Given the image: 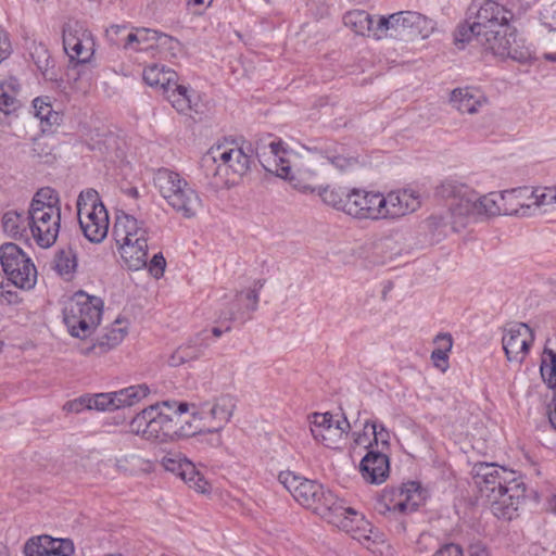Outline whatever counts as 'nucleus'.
<instances>
[{
  "label": "nucleus",
  "mask_w": 556,
  "mask_h": 556,
  "mask_svg": "<svg viewBox=\"0 0 556 556\" xmlns=\"http://www.w3.org/2000/svg\"><path fill=\"white\" fill-rule=\"evenodd\" d=\"M513 13L493 0H472L467 9V18L455 31L456 43L476 39L484 51L500 59L526 62L529 50L518 39L510 24Z\"/></svg>",
  "instance_id": "1"
},
{
  "label": "nucleus",
  "mask_w": 556,
  "mask_h": 556,
  "mask_svg": "<svg viewBox=\"0 0 556 556\" xmlns=\"http://www.w3.org/2000/svg\"><path fill=\"white\" fill-rule=\"evenodd\" d=\"M473 479L492 514L511 520L525 500L526 488L516 471L496 464L480 463L473 467Z\"/></svg>",
  "instance_id": "2"
},
{
  "label": "nucleus",
  "mask_w": 556,
  "mask_h": 556,
  "mask_svg": "<svg viewBox=\"0 0 556 556\" xmlns=\"http://www.w3.org/2000/svg\"><path fill=\"white\" fill-rule=\"evenodd\" d=\"M437 193L454 201L451 205L454 230L465 227L468 219L503 214L501 195L496 192L480 197L472 188L463 182L446 180L438 187Z\"/></svg>",
  "instance_id": "3"
},
{
  "label": "nucleus",
  "mask_w": 556,
  "mask_h": 556,
  "mask_svg": "<svg viewBox=\"0 0 556 556\" xmlns=\"http://www.w3.org/2000/svg\"><path fill=\"white\" fill-rule=\"evenodd\" d=\"M252 149L236 143L212 147L201 159V169L207 182L218 189L235 184L249 173L252 163Z\"/></svg>",
  "instance_id": "4"
},
{
  "label": "nucleus",
  "mask_w": 556,
  "mask_h": 556,
  "mask_svg": "<svg viewBox=\"0 0 556 556\" xmlns=\"http://www.w3.org/2000/svg\"><path fill=\"white\" fill-rule=\"evenodd\" d=\"M189 410L187 402L164 401L161 404L151 405L130 421L131 432L142 435L146 440L157 442L175 441L187 435L182 428L178 427L179 416Z\"/></svg>",
  "instance_id": "5"
},
{
  "label": "nucleus",
  "mask_w": 556,
  "mask_h": 556,
  "mask_svg": "<svg viewBox=\"0 0 556 556\" xmlns=\"http://www.w3.org/2000/svg\"><path fill=\"white\" fill-rule=\"evenodd\" d=\"M150 229L143 220L122 212L115 217L113 237L125 265L130 270L147 267Z\"/></svg>",
  "instance_id": "6"
},
{
  "label": "nucleus",
  "mask_w": 556,
  "mask_h": 556,
  "mask_svg": "<svg viewBox=\"0 0 556 556\" xmlns=\"http://www.w3.org/2000/svg\"><path fill=\"white\" fill-rule=\"evenodd\" d=\"M27 225L39 247L49 248L56 241L61 227V206L54 189L45 187L35 193L28 208Z\"/></svg>",
  "instance_id": "7"
},
{
  "label": "nucleus",
  "mask_w": 556,
  "mask_h": 556,
  "mask_svg": "<svg viewBox=\"0 0 556 556\" xmlns=\"http://www.w3.org/2000/svg\"><path fill=\"white\" fill-rule=\"evenodd\" d=\"M154 185L167 204L185 218H191L202 207L198 192L178 173L167 168L154 175Z\"/></svg>",
  "instance_id": "8"
},
{
  "label": "nucleus",
  "mask_w": 556,
  "mask_h": 556,
  "mask_svg": "<svg viewBox=\"0 0 556 556\" xmlns=\"http://www.w3.org/2000/svg\"><path fill=\"white\" fill-rule=\"evenodd\" d=\"M103 301L84 291L76 292L63 309V320L71 336L86 339L101 321Z\"/></svg>",
  "instance_id": "9"
},
{
  "label": "nucleus",
  "mask_w": 556,
  "mask_h": 556,
  "mask_svg": "<svg viewBox=\"0 0 556 556\" xmlns=\"http://www.w3.org/2000/svg\"><path fill=\"white\" fill-rule=\"evenodd\" d=\"M435 29V23L415 11H401L389 16H380L375 37L389 36L403 41L428 38Z\"/></svg>",
  "instance_id": "10"
},
{
  "label": "nucleus",
  "mask_w": 556,
  "mask_h": 556,
  "mask_svg": "<svg viewBox=\"0 0 556 556\" xmlns=\"http://www.w3.org/2000/svg\"><path fill=\"white\" fill-rule=\"evenodd\" d=\"M77 217L84 236L93 243L102 242L109 231V214L94 189L79 193L76 202Z\"/></svg>",
  "instance_id": "11"
},
{
  "label": "nucleus",
  "mask_w": 556,
  "mask_h": 556,
  "mask_svg": "<svg viewBox=\"0 0 556 556\" xmlns=\"http://www.w3.org/2000/svg\"><path fill=\"white\" fill-rule=\"evenodd\" d=\"M237 406L235 396L222 394L212 402H204L199 405L189 404L192 410L193 420L202 421L197 427L198 432H219L230 421Z\"/></svg>",
  "instance_id": "12"
},
{
  "label": "nucleus",
  "mask_w": 556,
  "mask_h": 556,
  "mask_svg": "<svg viewBox=\"0 0 556 556\" xmlns=\"http://www.w3.org/2000/svg\"><path fill=\"white\" fill-rule=\"evenodd\" d=\"M0 262L9 281L17 288L30 289L36 283L37 271L31 260L15 243L0 248Z\"/></svg>",
  "instance_id": "13"
},
{
  "label": "nucleus",
  "mask_w": 556,
  "mask_h": 556,
  "mask_svg": "<svg viewBox=\"0 0 556 556\" xmlns=\"http://www.w3.org/2000/svg\"><path fill=\"white\" fill-rule=\"evenodd\" d=\"M426 500V492L418 482L409 481L400 488L384 490L375 508L379 514L416 511Z\"/></svg>",
  "instance_id": "14"
},
{
  "label": "nucleus",
  "mask_w": 556,
  "mask_h": 556,
  "mask_svg": "<svg viewBox=\"0 0 556 556\" xmlns=\"http://www.w3.org/2000/svg\"><path fill=\"white\" fill-rule=\"evenodd\" d=\"M351 425L344 415L314 413L311 416V432L316 441L329 448H339L346 439Z\"/></svg>",
  "instance_id": "15"
},
{
  "label": "nucleus",
  "mask_w": 556,
  "mask_h": 556,
  "mask_svg": "<svg viewBox=\"0 0 556 556\" xmlns=\"http://www.w3.org/2000/svg\"><path fill=\"white\" fill-rule=\"evenodd\" d=\"M255 154L263 168L276 176L291 179V166L287 157L288 151L282 147V141L267 134L255 142Z\"/></svg>",
  "instance_id": "16"
},
{
  "label": "nucleus",
  "mask_w": 556,
  "mask_h": 556,
  "mask_svg": "<svg viewBox=\"0 0 556 556\" xmlns=\"http://www.w3.org/2000/svg\"><path fill=\"white\" fill-rule=\"evenodd\" d=\"M63 46L71 60L85 63L93 54L94 42L84 23L70 20L63 26Z\"/></svg>",
  "instance_id": "17"
},
{
  "label": "nucleus",
  "mask_w": 556,
  "mask_h": 556,
  "mask_svg": "<svg viewBox=\"0 0 556 556\" xmlns=\"http://www.w3.org/2000/svg\"><path fill=\"white\" fill-rule=\"evenodd\" d=\"M382 194L359 188H352L345 203V214L356 219H381Z\"/></svg>",
  "instance_id": "18"
},
{
  "label": "nucleus",
  "mask_w": 556,
  "mask_h": 556,
  "mask_svg": "<svg viewBox=\"0 0 556 556\" xmlns=\"http://www.w3.org/2000/svg\"><path fill=\"white\" fill-rule=\"evenodd\" d=\"M263 286L264 282L262 280H257L254 282L253 288L238 292L229 306L220 312L218 315V321L222 324L232 321H240L243 324L251 319L252 313L257 308L258 292Z\"/></svg>",
  "instance_id": "19"
},
{
  "label": "nucleus",
  "mask_w": 556,
  "mask_h": 556,
  "mask_svg": "<svg viewBox=\"0 0 556 556\" xmlns=\"http://www.w3.org/2000/svg\"><path fill=\"white\" fill-rule=\"evenodd\" d=\"M531 328L523 323H515L504 328L502 344L509 362L522 363L533 342Z\"/></svg>",
  "instance_id": "20"
},
{
  "label": "nucleus",
  "mask_w": 556,
  "mask_h": 556,
  "mask_svg": "<svg viewBox=\"0 0 556 556\" xmlns=\"http://www.w3.org/2000/svg\"><path fill=\"white\" fill-rule=\"evenodd\" d=\"M420 206V195L412 189L391 191L382 194L381 219L399 218L415 212Z\"/></svg>",
  "instance_id": "21"
},
{
  "label": "nucleus",
  "mask_w": 556,
  "mask_h": 556,
  "mask_svg": "<svg viewBox=\"0 0 556 556\" xmlns=\"http://www.w3.org/2000/svg\"><path fill=\"white\" fill-rule=\"evenodd\" d=\"M175 40L163 33L150 28H137L125 36L124 49L149 51L164 47L172 48Z\"/></svg>",
  "instance_id": "22"
},
{
  "label": "nucleus",
  "mask_w": 556,
  "mask_h": 556,
  "mask_svg": "<svg viewBox=\"0 0 556 556\" xmlns=\"http://www.w3.org/2000/svg\"><path fill=\"white\" fill-rule=\"evenodd\" d=\"M278 481L292 494L293 498L305 506L313 500L314 492L320 490V483L295 476L291 471H282L278 476Z\"/></svg>",
  "instance_id": "23"
},
{
  "label": "nucleus",
  "mask_w": 556,
  "mask_h": 556,
  "mask_svg": "<svg viewBox=\"0 0 556 556\" xmlns=\"http://www.w3.org/2000/svg\"><path fill=\"white\" fill-rule=\"evenodd\" d=\"M363 478L374 484H380L389 476V458L382 451L369 450L361 462Z\"/></svg>",
  "instance_id": "24"
},
{
  "label": "nucleus",
  "mask_w": 556,
  "mask_h": 556,
  "mask_svg": "<svg viewBox=\"0 0 556 556\" xmlns=\"http://www.w3.org/2000/svg\"><path fill=\"white\" fill-rule=\"evenodd\" d=\"M306 149L308 152L326 159L330 164L340 170H344L356 163V159L349 156L346 149L337 142L328 140L321 141L307 147Z\"/></svg>",
  "instance_id": "25"
},
{
  "label": "nucleus",
  "mask_w": 556,
  "mask_h": 556,
  "mask_svg": "<svg viewBox=\"0 0 556 556\" xmlns=\"http://www.w3.org/2000/svg\"><path fill=\"white\" fill-rule=\"evenodd\" d=\"M206 338V332L202 331L190 338L184 344L179 345L170 355L169 365L180 366L185 363L200 358L208 346Z\"/></svg>",
  "instance_id": "26"
},
{
  "label": "nucleus",
  "mask_w": 556,
  "mask_h": 556,
  "mask_svg": "<svg viewBox=\"0 0 556 556\" xmlns=\"http://www.w3.org/2000/svg\"><path fill=\"white\" fill-rule=\"evenodd\" d=\"M501 195V204H502V213L503 215H520V216H530L531 211V202L529 199V188H516L510 190H505Z\"/></svg>",
  "instance_id": "27"
},
{
  "label": "nucleus",
  "mask_w": 556,
  "mask_h": 556,
  "mask_svg": "<svg viewBox=\"0 0 556 556\" xmlns=\"http://www.w3.org/2000/svg\"><path fill=\"white\" fill-rule=\"evenodd\" d=\"M450 101L457 111L468 114L477 113L486 103L482 92L472 87L454 89Z\"/></svg>",
  "instance_id": "28"
},
{
  "label": "nucleus",
  "mask_w": 556,
  "mask_h": 556,
  "mask_svg": "<svg viewBox=\"0 0 556 556\" xmlns=\"http://www.w3.org/2000/svg\"><path fill=\"white\" fill-rule=\"evenodd\" d=\"M164 96L179 113L198 112L194 91L184 85H179L177 79L169 87L165 88Z\"/></svg>",
  "instance_id": "29"
},
{
  "label": "nucleus",
  "mask_w": 556,
  "mask_h": 556,
  "mask_svg": "<svg viewBox=\"0 0 556 556\" xmlns=\"http://www.w3.org/2000/svg\"><path fill=\"white\" fill-rule=\"evenodd\" d=\"M304 507L312 509L325 519L331 516L332 510H336L338 514L344 511L342 501L338 500L336 495L330 490L325 489L323 484H320L318 492H314L313 500L305 504Z\"/></svg>",
  "instance_id": "30"
},
{
  "label": "nucleus",
  "mask_w": 556,
  "mask_h": 556,
  "mask_svg": "<svg viewBox=\"0 0 556 556\" xmlns=\"http://www.w3.org/2000/svg\"><path fill=\"white\" fill-rule=\"evenodd\" d=\"M351 189L341 186H326L318 188H311L309 186H303L304 191L317 192L321 198L323 202L338 211L345 213L346 207L344 206L351 194Z\"/></svg>",
  "instance_id": "31"
},
{
  "label": "nucleus",
  "mask_w": 556,
  "mask_h": 556,
  "mask_svg": "<svg viewBox=\"0 0 556 556\" xmlns=\"http://www.w3.org/2000/svg\"><path fill=\"white\" fill-rule=\"evenodd\" d=\"M342 508L344 510L342 514H338L336 510H332L331 516L326 520L351 534L357 533V525H362L365 526V528H368L369 522L354 508L346 507L343 501Z\"/></svg>",
  "instance_id": "32"
},
{
  "label": "nucleus",
  "mask_w": 556,
  "mask_h": 556,
  "mask_svg": "<svg viewBox=\"0 0 556 556\" xmlns=\"http://www.w3.org/2000/svg\"><path fill=\"white\" fill-rule=\"evenodd\" d=\"M33 109L35 116L40 121L43 132L62 122V114L52 108L49 97L34 99Z\"/></svg>",
  "instance_id": "33"
},
{
  "label": "nucleus",
  "mask_w": 556,
  "mask_h": 556,
  "mask_svg": "<svg viewBox=\"0 0 556 556\" xmlns=\"http://www.w3.org/2000/svg\"><path fill=\"white\" fill-rule=\"evenodd\" d=\"M119 324L121 321L117 319L114 326L108 328L97 339V342L87 350V353L94 351V353L101 355L117 346L126 336V329L121 327Z\"/></svg>",
  "instance_id": "34"
},
{
  "label": "nucleus",
  "mask_w": 556,
  "mask_h": 556,
  "mask_svg": "<svg viewBox=\"0 0 556 556\" xmlns=\"http://www.w3.org/2000/svg\"><path fill=\"white\" fill-rule=\"evenodd\" d=\"M143 79L149 86L159 87L164 93L165 88L177 79V74L164 65L152 64L144 68Z\"/></svg>",
  "instance_id": "35"
},
{
  "label": "nucleus",
  "mask_w": 556,
  "mask_h": 556,
  "mask_svg": "<svg viewBox=\"0 0 556 556\" xmlns=\"http://www.w3.org/2000/svg\"><path fill=\"white\" fill-rule=\"evenodd\" d=\"M343 23L346 27L351 28L355 34L365 36L367 33L375 31L377 26L374 27L372 17L364 10H353L345 13Z\"/></svg>",
  "instance_id": "36"
},
{
  "label": "nucleus",
  "mask_w": 556,
  "mask_h": 556,
  "mask_svg": "<svg viewBox=\"0 0 556 556\" xmlns=\"http://www.w3.org/2000/svg\"><path fill=\"white\" fill-rule=\"evenodd\" d=\"M149 394L147 384H137L114 392L117 409L136 405Z\"/></svg>",
  "instance_id": "37"
},
{
  "label": "nucleus",
  "mask_w": 556,
  "mask_h": 556,
  "mask_svg": "<svg viewBox=\"0 0 556 556\" xmlns=\"http://www.w3.org/2000/svg\"><path fill=\"white\" fill-rule=\"evenodd\" d=\"M2 227L4 232L12 238H22L27 236L29 229L27 216L22 213L10 211L2 217Z\"/></svg>",
  "instance_id": "38"
},
{
  "label": "nucleus",
  "mask_w": 556,
  "mask_h": 556,
  "mask_svg": "<svg viewBox=\"0 0 556 556\" xmlns=\"http://www.w3.org/2000/svg\"><path fill=\"white\" fill-rule=\"evenodd\" d=\"M184 469L179 476L185 482H187L191 488L197 490L200 493H205L208 491L207 481L201 476V473L197 470L194 464L190 460H187L184 465Z\"/></svg>",
  "instance_id": "39"
},
{
  "label": "nucleus",
  "mask_w": 556,
  "mask_h": 556,
  "mask_svg": "<svg viewBox=\"0 0 556 556\" xmlns=\"http://www.w3.org/2000/svg\"><path fill=\"white\" fill-rule=\"evenodd\" d=\"M76 267L77 260L73 250H62L55 255L54 268L61 276H72Z\"/></svg>",
  "instance_id": "40"
},
{
  "label": "nucleus",
  "mask_w": 556,
  "mask_h": 556,
  "mask_svg": "<svg viewBox=\"0 0 556 556\" xmlns=\"http://www.w3.org/2000/svg\"><path fill=\"white\" fill-rule=\"evenodd\" d=\"M529 199L536 207L556 204V186L529 189Z\"/></svg>",
  "instance_id": "41"
},
{
  "label": "nucleus",
  "mask_w": 556,
  "mask_h": 556,
  "mask_svg": "<svg viewBox=\"0 0 556 556\" xmlns=\"http://www.w3.org/2000/svg\"><path fill=\"white\" fill-rule=\"evenodd\" d=\"M143 460L136 454H127L116 457L114 466L116 470L125 475H134L141 470Z\"/></svg>",
  "instance_id": "42"
},
{
  "label": "nucleus",
  "mask_w": 556,
  "mask_h": 556,
  "mask_svg": "<svg viewBox=\"0 0 556 556\" xmlns=\"http://www.w3.org/2000/svg\"><path fill=\"white\" fill-rule=\"evenodd\" d=\"M74 544L68 539H53L48 535V556H72Z\"/></svg>",
  "instance_id": "43"
},
{
  "label": "nucleus",
  "mask_w": 556,
  "mask_h": 556,
  "mask_svg": "<svg viewBox=\"0 0 556 556\" xmlns=\"http://www.w3.org/2000/svg\"><path fill=\"white\" fill-rule=\"evenodd\" d=\"M25 556H48V535L30 538L24 546Z\"/></svg>",
  "instance_id": "44"
},
{
  "label": "nucleus",
  "mask_w": 556,
  "mask_h": 556,
  "mask_svg": "<svg viewBox=\"0 0 556 556\" xmlns=\"http://www.w3.org/2000/svg\"><path fill=\"white\" fill-rule=\"evenodd\" d=\"M88 403L90 409L97 410H114L117 409L114 392L99 393L93 396H89Z\"/></svg>",
  "instance_id": "45"
},
{
  "label": "nucleus",
  "mask_w": 556,
  "mask_h": 556,
  "mask_svg": "<svg viewBox=\"0 0 556 556\" xmlns=\"http://www.w3.org/2000/svg\"><path fill=\"white\" fill-rule=\"evenodd\" d=\"M18 104L14 96L3 91L0 94V123L4 124L7 117L17 109Z\"/></svg>",
  "instance_id": "46"
},
{
  "label": "nucleus",
  "mask_w": 556,
  "mask_h": 556,
  "mask_svg": "<svg viewBox=\"0 0 556 556\" xmlns=\"http://www.w3.org/2000/svg\"><path fill=\"white\" fill-rule=\"evenodd\" d=\"M187 458L181 457L180 455L169 454L163 457L162 465L165 470L175 473L176 476H180L185 463H187Z\"/></svg>",
  "instance_id": "47"
},
{
  "label": "nucleus",
  "mask_w": 556,
  "mask_h": 556,
  "mask_svg": "<svg viewBox=\"0 0 556 556\" xmlns=\"http://www.w3.org/2000/svg\"><path fill=\"white\" fill-rule=\"evenodd\" d=\"M368 427L371 428V434L374 435L376 445L381 444L382 447H387L389 445L390 434L386 427L375 421H366L365 428Z\"/></svg>",
  "instance_id": "48"
},
{
  "label": "nucleus",
  "mask_w": 556,
  "mask_h": 556,
  "mask_svg": "<svg viewBox=\"0 0 556 556\" xmlns=\"http://www.w3.org/2000/svg\"><path fill=\"white\" fill-rule=\"evenodd\" d=\"M147 266L149 267L150 273L155 277L159 278L163 276V273L165 270L166 261L162 253H156L153 255L150 262H148Z\"/></svg>",
  "instance_id": "49"
},
{
  "label": "nucleus",
  "mask_w": 556,
  "mask_h": 556,
  "mask_svg": "<svg viewBox=\"0 0 556 556\" xmlns=\"http://www.w3.org/2000/svg\"><path fill=\"white\" fill-rule=\"evenodd\" d=\"M352 536L362 544H365L368 542H376L378 534L372 531L370 525L368 528H365V526L362 525H357V533H352Z\"/></svg>",
  "instance_id": "50"
},
{
  "label": "nucleus",
  "mask_w": 556,
  "mask_h": 556,
  "mask_svg": "<svg viewBox=\"0 0 556 556\" xmlns=\"http://www.w3.org/2000/svg\"><path fill=\"white\" fill-rule=\"evenodd\" d=\"M125 30V26L112 25L106 29V38L112 45L124 47L125 37L122 35Z\"/></svg>",
  "instance_id": "51"
},
{
  "label": "nucleus",
  "mask_w": 556,
  "mask_h": 556,
  "mask_svg": "<svg viewBox=\"0 0 556 556\" xmlns=\"http://www.w3.org/2000/svg\"><path fill=\"white\" fill-rule=\"evenodd\" d=\"M432 556H464V553L458 544L446 543L441 545Z\"/></svg>",
  "instance_id": "52"
},
{
  "label": "nucleus",
  "mask_w": 556,
  "mask_h": 556,
  "mask_svg": "<svg viewBox=\"0 0 556 556\" xmlns=\"http://www.w3.org/2000/svg\"><path fill=\"white\" fill-rule=\"evenodd\" d=\"M89 396H80L74 401H70L64 405V409L71 413H80L84 409H90V404L88 403Z\"/></svg>",
  "instance_id": "53"
},
{
  "label": "nucleus",
  "mask_w": 556,
  "mask_h": 556,
  "mask_svg": "<svg viewBox=\"0 0 556 556\" xmlns=\"http://www.w3.org/2000/svg\"><path fill=\"white\" fill-rule=\"evenodd\" d=\"M434 343L438 345L435 350L448 353L453 346V339L450 333H439L434 338Z\"/></svg>",
  "instance_id": "54"
},
{
  "label": "nucleus",
  "mask_w": 556,
  "mask_h": 556,
  "mask_svg": "<svg viewBox=\"0 0 556 556\" xmlns=\"http://www.w3.org/2000/svg\"><path fill=\"white\" fill-rule=\"evenodd\" d=\"M431 359L437 368L445 371L448 367V355L443 351L433 350L431 353Z\"/></svg>",
  "instance_id": "55"
},
{
  "label": "nucleus",
  "mask_w": 556,
  "mask_h": 556,
  "mask_svg": "<svg viewBox=\"0 0 556 556\" xmlns=\"http://www.w3.org/2000/svg\"><path fill=\"white\" fill-rule=\"evenodd\" d=\"M0 302L5 304H15L18 302V295L15 291L7 289L0 282Z\"/></svg>",
  "instance_id": "56"
},
{
  "label": "nucleus",
  "mask_w": 556,
  "mask_h": 556,
  "mask_svg": "<svg viewBox=\"0 0 556 556\" xmlns=\"http://www.w3.org/2000/svg\"><path fill=\"white\" fill-rule=\"evenodd\" d=\"M11 53L10 40L2 30H0V62L7 59Z\"/></svg>",
  "instance_id": "57"
},
{
  "label": "nucleus",
  "mask_w": 556,
  "mask_h": 556,
  "mask_svg": "<svg viewBox=\"0 0 556 556\" xmlns=\"http://www.w3.org/2000/svg\"><path fill=\"white\" fill-rule=\"evenodd\" d=\"M468 556H490V555L483 544L475 543L469 546Z\"/></svg>",
  "instance_id": "58"
},
{
  "label": "nucleus",
  "mask_w": 556,
  "mask_h": 556,
  "mask_svg": "<svg viewBox=\"0 0 556 556\" xmlns=\"http://www.w3.org/2000/svg\"><path fill=\"white\" fill-rule=\"evenodd\" d=\"M555 408H556V393H555V396H554V399H553L552 404H549V405L547 406V409H546V415H547V418H548V422H549L551 427H552L554 430H556V424L554 425V424L552 422L551 417L554 415V410H555Z\"/></svg>",
  "instance_id": "59"
},
{
  "label": "nucleus",
  "mask_w": 556,
  "mask_h": 556,
  "mask_svg": "<svg viewBox=\"0 0 556 556\" xmlns=\"http://www.w3.org/2000/svg\"><path fill=\"white\" fill-rule=\"evenodd\" d=\"M429 542H433V538L428 533H422L417 541L418 548L421 549L424 546H427Z\"/></svg>",
  "instance_id": "60"
},
{
  "label": "nucleus",
  "mask_w": 556,
  "mask_h": 556,
  "mask_svg": "<svg viewBox=\"0 0 556 556\" xmlns=\"http://www.w3.org/2000/svg\"><path fill=\"white\" fill-rule=\"evenodd\" d=\"M354 435H355L354 441L357 445H366V443H369L371 445V443L368 441V437H367L366 432L354 433Z\"/></svg>",
  "instance_id": "61"
},
{
  "label": "nucleus",
  "mask_w": 556,
  "mask_h": 556,
  "mask_svg": "<svg viewBox=\"0 0 556 556\" xmlns=\"http://www.w3.org/2000/svg\"><path fill=\"white\" fill-rule=\"evenodd\" d=\"M230 324H231V323H227V326L225 327V329H222L220 327H214V328L212 329V333H213L215 337H217V338H218V337H220V336L223 334V332H225V331H229V330L231 329Z\"/></svg>",
  "instance_id": "62"
},
{
  "label": "nucleus",
  "mask_w": 556,
  "mask_h": 556,
  "mask_svg": "<svg viewBox=\"0 0 556 556\" xmlns=\"http://www.w3.org/2000/svg\"><path fill=\"white\" fill-rule=\"evenodd\" d=\"M543 59L549 62H556V53H544Z\"/></svg>",
  "instance_id": "63"
},
{
  "label": "nucleus",
  "mask_w": 556,
  "mask_h": 556,
  "mask_svg": "<svg viewBox=\"0 0 556 556\" xmlns=\"http://www.w3.org/2000/svg\"><path fill=\"white\" fill-rule=\"evenodd\" d=\"M0 556H9L8 548L0 543Z\"/></svg>",
  "instance_id": "64"
}]
</instances>
